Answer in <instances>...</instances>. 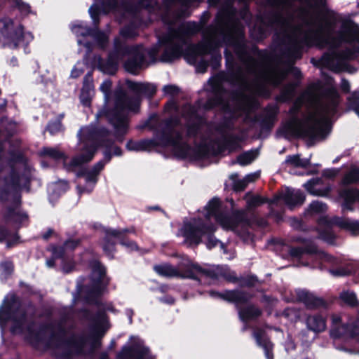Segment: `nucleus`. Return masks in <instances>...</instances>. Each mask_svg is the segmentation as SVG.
Segmentation results:
<instances>
[{
    "label": "nucleus",
    "instance_id": "obj_1",
    "mask_svg": "<svg viewBox=\"0 0 359 359\" xmlns=\"http://www.w3.org/2000/svg\"><path fill=\"white\" fill-rule=\"evenodd\" d=\"M266 3L273 8L264 11L258 16L259 23L254 27L253 39L262 42L269 36V29H276L273 41L278 46H285L281 50V55L288 63L293 65L296 60L302 57V39L297 41L287 33V28L290 26V22L279 9L284 3L283 0H266Z\"/></svg>",
    "mask_w": 359,
    "mask_h": 359
},
{
    "label": "nucleus",
    "instance_id": "obj_2",
    "mask_svg": "<svg viewBox=\"0 0 359 359\" xmlns=\"http://www.w3.org/2000/svg\"><path fill=\"white\" fill-rule=\"evenodd\" d=\"M300 106L294 104L288 111L291 118L284 123L278 130L285 137L291 135L297 138H308L310 142L325 138L330 133V128L326 122L313 118V124L303 123L297 116Z\"/></svg>",
    "mask_w": 359,
    "mask_h": 359
},
{
    "label": "nucleus",
    "instance_id": "obj_3",
    "mask_svg": "<svg viewBox=\"0 0 359 359\" xmlns=\"http://www.w3.org/2000/svg\"><path fill=\"white\" fill-rule=\"evenodd\" d=\"M66 329L62 325L57 326V332H53L50 336L47 345H53L58 349H62V357L66 359L71 358L74 355L82 353L88 340L90 341L92 351L98 349L102 346V339L88 338L83 334H73L69 337L66 335Z\"/></svg>",
    "mask_w": 359,
    "mask_h": 359
},
{
    "label": "nucleus",
    "instance_id": "obj_4",
    "mask_svg": "<svg viewBox=\"0 0 359 359\" xmlns=\"http://www.w3.org/2000/svg\"><path fill=\"white\" fill-rule=\"evenodd\" d=\"M90 266L91 269L90 285L86 291L85 300L89 304L98 305V299L109 283V280L104 283L107 269L97 259L91 261Z\"/></svg>",
    "mask_w": 359,
    "mask_h": 359
},
{
    "label": "nucleus",
    "instance_id": "obj_5",
    "mask_svg": "<svg viewBox=\"0 0 359 359\" xmlns=\"http://www.w3.org/2000/svg\"><path fill=\"white\" fill-rule=\"evenodd\" d=\"M173 33L174 30L170 29L168 33L158 39L159 44L165 47L160 57L163 62H171L182 56L185 59V49L183 46L187 43V40L181 36L173 37Z\"/></svg>",
    "mask_w": 359,
    "mask_h": 359
},
{
    "label": "nucleus",
    "instance_id": "obj_6",
    "mask_svg": "<svg viewBox=\"0 0 359 359\" xmlns=\"http://www.w3.org/2000/svg\"><path fill=\"white\" fill-rule=\"evenodd\" d=\"M231 100L236 102V108H232L229 102L223 97V102L219 107L224 113L230 115H235L236 111L248 113L257 109L259 107V102L257 98L248 95L241 90L233 91Z\"/></svg>",
    "mask_w": 359,
    "mask_h": 359
},
{
    "label": "nucleus",
    "instance_id": "obj_7",
    "mask_svg": "<svg viewBox=\"0 0 359 359\" xmlns=\"http://www.w3.org/2000/svg\"><path fill=\"white\" fill-rule=\"evenodd\" d=\"M315 7L320 9V13L323 23L319 25L318 32H315L313 35L306 34L305 36L311 37H313L316 34L322 35L324 37L333 36L334 29L338 22L341 23V19L339 18L338 14L334 11L327 8L326 0H315Z\"/></svg>",
    "mask_w": 359,
    "mask_h": 359
},
{
    "label": "nucleus",
    "instance_id": "obj_8",
    "mask_svg": "<svg viewBox=\"0 0 359 359\" xmlns=\"http://www.w3.org/2000/svg\"><path fill=\"white\" fill-rule=\"evenodd\" d=\"M221 46L219 41L212 38L204 39L198 43H191L185 48V60L189 65H195L199 56L210 55Z\"/></svg>",
    "mask_w": 359,
    "mask_h": 359
},
{
    "label": "nucleus",
    "instance_id": "obj_9",
    "mask_svg": "<svg viewBox=\"0 0 359 359\" xmlns=\"http://www.w3.org/2000/svg\"><path fill=\"white\" fill-rule=\"evenodd\" d=\"M209 226V222L201 219L184 222L182 227V236L190 244L199 245L202 242V237Z\"/></svg>",
    "mask_w": 359,
    "mask_h": 359
},
{
    "label": "nucleus",
    "instance_id": "obj_10",
    "mask_svg": "<svg viewBox=\"0 0 359 359\" xmlns=\"http://www.w3.org/2000/svg\"><path fill=\"white\" fill-rule=\"evenodd\" d=\"M22 306V301L15 294L6 296L0 306V327L4 328L12 317L18 314Z\"/></svg>",
    "mask_w": 359,
    "mask_h": 359
},
{
    "label": "nucleus",
    "instance_id": "obj_11",
    "mask_svg": "<svg viewBox=\"0 0 359 359\" xmlns=\"http://www.w3.org/2000/svg\"><path fill=\"white\" fill-rule=\"evenodd\" d=\"M156 116V114H152L150 118L145 121L144 127H148L149 130H153L154 136L158 139V140H165L168 142V140L170 139L169 135L174 133L175 128L180 126V119L176 116H171L163 119L161 121L163 127L161 129H158L150 123L151 119Z\"/></svg>",
    "mask_w": 359,
    "mask_h": 359
},
{
    "label": "nucleus",
    "instance_id": "obj_12",
    "mask_svg": "<svg viewBox=\"0 0 359 359\" xmlns=\"http://www.w3.org/2000/svg\"><path fill=\"white\" fill-rule=\"evenodd\" d=\"M208 294L212 298L221 299L229 303L234 304L235 306L247 304L253 297L250 292L239 289L225 290L223 292L211 290Z\"/></svg>",
    "mask_w": 359,
    "mask_h": 359
},
{
    "label": "nucleus",
    "instance_id": "obj_13",
    "mask_svg": "<svg viewBox=\"0 0 359 359\" xmlns=\"http://www.w3.org/2000/svg\"><path fill=\"white\" fill-rule=\"evenodd\" d=\"M320 95L327 100V102L320 106L322 112L327 116L333 117L338 112L340 95L337 88L332 86L330 87H320Z\"/></svg>",
    "mask_w": 359,
    "mask_h": 359
},
{
    "label": "nucleus",
    "instance_id": "obj_14",
    "mask_svg": "<svg viewBox=\"0 0 359 359\" xmlns=\"http://www.w3.org/2000/svg\"><path fill=\"white\" fill-rule=\"evenodd\" d=\"M116 357L118 359H156L150 348L140 343L123 346Z\"/></svg>",
    "mask_w": 359,
    "mask_h": 359
},
{
    "label": "nucleus",
    "instance_id": "obj_15",
    "mask_svg": "<svg viewBox=\"0 0 359 359\" xmlns=\"http://www.w3.org/2000/svg\"><path fill=\"white\" fill-rule=\"evenodd\" d=\"M110 131L105 127L97 128H90L86 130L82 135L85 140L95 141L97 149L99 147H104L105 149H110L114 144V140L108 138Z\"/></svg>",
    "mask_w": 359,
    "mask_h": 359
},
{
    "label": "nucleus",
    "instance_id": "obj_16",
    "mask_svg": "<svg viewBox=\"0 0 359 359\" xmlns=\"http://www.w3.org/2000/svg\"><path fill=\"white\" fill-rule=\"evenodd\" d=\"M217 222L223 227L231 230L236 229L242 223L250 224V219L243 210H234L230 215L222 213L218 216Z\"/></svg>",
    "mask_w": 359,
    "mask_h": 359
},
{
    "label": "nucleus",
    "instance_id": "obj_17",
    "mask_svg": "<svg viewBox=\"0 0 359 359\" xmlns=\"http://www.w3.org/2000/svg\"><path fill=\"white\" fill-rule=\"evenodd\" d=\"M97 151V145L95 142L85 144L81 149V154L72 158L68 164H65L68 171H73V168L81 166L84 163L90 162Z\"/></svg>",
    "mask_w": 359,
    "mask_h": 359
},
{
    "label": "nucleus",
    "instance_id": "obj_18",
    "mask_svg": "<svg viewBox=\"0 0 359 359\" xmlns=\"http://www.w3.org/2000/svg\"><path fill=\"white\" fill-rule=\"evenodd\" d=\"M210 84L213 95L208 97L203 105V109L207 111L219 107L223 102L224 95L226 93V88L217 79L210 81Z\"/></svg>",
    "mask_w": 359,
    "mask_h": 359
},
{
    "label": "nucleus",
    "instance_id": "obj_19",
    "mask_svg": "<svg viewBox=\"0 0 359 359\" xmlns=\"http://www.w3.org/2000/svg\"><path fill=\"white\" fill-rule=\"evenodd\" d=\"M296 297L297 302L303 303L307 309H327L328 306L323 298L316 297L313 293L306 290L297 291Z\"/></svg>",
    "mask_w": 359,
    "mask_h": 359
},
{
    "label": "nucleus",
    "instance_id": "obj_20",
    "mask_svg": "<svg viewBox=\"0 0 359 359\" xmlns=\"http://www.w3.org/2000/svg\"><path fill=\"white\" fill-rule=\"evenodd\" d=\"M128 55L129 57L125 61L123 67L127 72L133 75H137L139 70L142 68L146 62L145 55L138 47Z\"/></svg>",
    "mask_w": 359,
    "mask_h": 359
},
{
    "label": "nucleus",
    "instance_id": "obj_21",
    "mask_svg": "<svg viewBox=\"0 0 359 359\" xmlns=\"http://www.w3.org/2000/svg\"><path fill=\"white\" fill-rule=\"evenodd\" d=\"M104 234L101 246L104 255L111 260L114 259V254L116 252V242L114 238L120 236V231L107 228L104 229Z\"/></svg>",
    "mask_w": 359,
    "mask_h": 359
},
{
    "label": "nucleus",
    "instance_id": "obj_22",
    "mask_svg": "<svg viewBox=\"0 0 359 359\" xmlns=\"http://www.w3.org/2000/svg\"><path fill=\"white\" fill-rule=\"evenodd\" d=\"M126 85L129 90L137 95L144 96L149 100H151L157 92V86L148 82H136L127 80Z\"/></svg>",
    "mask_w": 359,
    "mask_h": 359
},
{
    "label": "nucleus",
    "instance_id": "obj_23",
    "mask_svg": "<svg viewBox=\"0 0 359 359\" xmlns=\"http://www.w3.org/2000/svg\"><path fill=\"white\" fill-rule=\"evenodd\" d=\"M223 40L226 45L233 46L236 53L248 55L245 41V33L242 29H236L233 34H225Z\"/></svg>",
    "mask_w": 359,
    "mask_h": 359
},
{
    "label": "nucleus",
    "instance_id": "obj_24",
    "mask_svg": "<svg viewBox=\"0 0 359 359\" xmlns=\"http://www.w3.org/2000/svg\"><path fill=\"white\" fill-rule=\"evenodd\" d=\"M250 301L245 304H238L235 306L238 310L239 319L243 323L254 321L260 318L263 313L262 310L255 305L250 304Z\"/></svg>",
    "mask_w": 359,
    "mask_h": 359
},
{
    "label": "nucleus",
    "instance_id": "obj_25",
    "mask_svg": "<svg viewBox=\"0 0 359 359\" xmlns=\"http://www.w3.org/2000/svg\"><path fill=\"white\" fill-rule=\"evenodd\" d=\"M339 196L342 199L341 209L343 211L354 210V205L359 203V193L357 188L348 187L341 189Z\"/></svg>",
    "mask_w": 359,
    "mask_h": 359
},
{
    "label": "nucleus",
    "instance_id": "obj_26",
    "mask_svg": "<svg viewBox=\"0 0 359 359\" xmlns=\"http://www.w3.org/2000/svg\"><path fill=\"white\" fill-rule=\"evenodd\" d=\"M33 325L34 323L32 322L27 326L26 330L27 334L25 337V339L33 347H37L43 342L46 330L52 329L53 326L50 324H46L41 325L39 329L35 330L33 328Z\"/></svg>",
    "mask_w": 359,
    "mask_h": 359
},
{
    "label": "nucleus",
    "instance_id": "obj_27",
    "mask_svg": "<svg viewBox=\"0 0 359 359\" xmlns=\"http://www.w3.org/2000/svg\"><path fill=\"white\" fill-rule=\"evenodd\" d=\"M242 139L237 135L231 134L224 136L222 142L215 141L218 144L217 149H213V156H216L226 150H229V153L241 149V146L240 142Z\"/></svg>",
    "mask_w": 359,
    "mask_h": 359
},
{
    "label": "nucleus",
    "instance_id": "obj_28",
    "mask_svg": "<svg viewBox=\"0 0 359 359\" xmlns=\"http://www.w3.org/2000/svg\"><path fill=\"white\" fill-rule=\"evenodd\" d=\"M330 336L334 339H341L346 337L355 338L359 336V320L352 323L341 324V326L339 327L332 328Z\"/></svg>",
    "mask_w": 359,
    "mask_h": 359
},
{
    "label": "nucleus",
    "instance_id": "obj_29",
    "mask_svg": "<svg viewBox=\"0 0 359 359\" xmlns=\"http://www.w3.org/2000/svg\"><path fill=\"white\" fill-rule=\"evenodd\" d=\"M94 320L96 322V324L92 327L88 338L102 339L109 328L104 325V323H108V316L106 312L104 311H98L95 314Z\"/></svg>",
    "mask_w": 359,
    "mask_h": 359
},
{
    "label": "nucleus",
    "instance_id": "obj_30",
    "mask_svg": "<svg viewBox=\"0 0 359 359\" xmlns=\"http://www.w3.org/2000/svg\"><path fill=\"white\" fill-rule=\"evenodd\" d=\"M252 336L257 346L263 348L266 359H273V344L266 337L265 330L257 327L253 331Z\"/></svg>",
    "mask_w": 359,
    "mask_h": 359
},
{
    "label": "nucleus",
    "instance_id": "obj_31",
    "mask_svg": "<svg viewBox=\"0 0 359 359\" xmlns=\"http://www.w3.org/2000/svg\"><path fill=\"white\" fill-rule=\"evenodd\" d=\"M118 60L114 53H109L106 60L99 56L97 58V68L104 74L114 75L118 71Z\"/></svg>",
    "mask_w": 359,
    "mask_h": 359
},
{
    "label": "nucleus",
    "instance_id": "obj_32",
    "mask_svg": "<svg viewBox=\"0 0 359 359\" xmlns=\"http://www.w3.org/2000/svg\"><path fill=\"white\" fill-rule=\"evenodd\" d=\"M207 274V278L214 280H217L220 277L226 281L233 283H237L240 281V278L237 277L234 271H230L222 267L217 266L216 269H210V271H204Z\"/></svg>",
    "mask_w": 359,
    "mask_h": 359
},
{
    "label": "nucleus",
    "instance_id": "obj_33",
    "mask_svg": "<svg viewBox=\"0 0 359 359\" xmlns=\"http://www.w3.org/2000/svg\"><path fill=\"white\" fill-rule=\"evenodd\" d=\"M216 149L212 142H201L192 147V153L191 159L194 161H201L208 158L210 156H213L214 151Z\"/></svg>",
    "mask_w": 359,
    "mask_h": 359
},
{
    "label": "nucleus",
    "instance_id": "obj_34",
    "mask_svg": "<svg viewBox=\"0 0 359 359\" xmlns=\"http://www.w3.org/2000/svg\"><path fill=\"white\" fill-rule=\"evenodd\" d=\"M307 328L315 333H320L326 330V318L321 313L309 315L306 318Z\"/></svg>",
    "mask_w": 359,
    "mask_h": 359
},
{
    "label": "nucleus",
    "instance_id": "obj_35",
    "mask_svg": "<svg viewBox=\"0 0 359 359\" xmlns=\"http://www.w3.org/2000/svg\"><path fill=\"white\" fill-rule=\"evenodd\" d=\"M103 114L108 118L109 123L114 126V130H128V121L124 113L103 111Z\"/></svg>",
    "mask_w": 359,
    "mask_h": 359
},
{
    "label": "nucleus",
    "instance_id": "obj_36",
    "mask_svg": "<svg viewBox=\"0 0 359 359\" xmlns=\"http://www.w3.org/2000/svg\"><path fill=\"white\" fill-rule=\"evenodd\" d=\"M236 10L231 4H226L217 12L215 21L219 27H224L236 15Z\"/></svg>",
    "mask_w": 359,
    "mask_h": 359
},
{
    "label": "nucleus",
    "instance_id": "obj_37",
    "mask_svg": "<svg viewBox=\"0 0 359 359\" xmlns=\"http://www.w3.org/2000/svg\"><path fill=\"white\" fill-rule=\"evenodd\" d=\"M190 115L194 118L195 121L187 126V136L189 137H196L203 126L205 124L206 119L204 116L198 114L195 109L190 111Z\"/></svg>",
    "mask_w": 359,
    "mask_h": 359
},
{
    "label": "nucleus",
    "instance_id": "obj_38",
    "mask_svg": "<svg viewBox=\"0 0 359 359\" xmlns=\"http://www.w3.org/2000/svg\"><path fill=\"white\" fill-rule=\"evenodd\" d=\"M204 271H210V269L203 268L197 263H191L187 265L183 271L179 270L180 275H177V278L181 279L188 278L199 281L200 279L196 273H201L207 277V274Z\"/></svg>",
    "mask_w": 359,
    "mask_h": 359
},
{
    "label": "nucleus",
    "instance_id": "obj_39",
    "mask_svg": "<svg viewBox=\"0 0 359 359\" xmlns=\"http://www.w3.org/2000/svg\"><path fill=\"white\" fill-rule=\"evenodd\" d=\"M299 82H290L285 84L280 90V94L276 95L275 100L279 103H286L291 102L296 94L297 88Z\"/></svg>",
    "mask_w": 359,
    "mask_h": 359
},
{
    "label": "nucleus",
    "instance_id": "obj_40",
    "mask_svg": "<svg viewBox=\"0 0 359 359\" xmlns=\"http://www.w3.org/2000/svg\"><path fill=\"white\" fill-rule=\"evenodd\" d=\"M174 30L173 37H183L186 39L187 36L194 35L201 30V25L195 22H189L186 25L180 26L177 29H172Z\"/></svg>",
    "mask_w": 359,
    "mask_h": 359
},
{
    "label": "nucleus",
    "instance_id": "obj_41",
    "mask_svg": "<svg viewBox=\"0 0 359 359\" xmlns=\"http://www.w3.org/2000/svg\"><path fill=\"white\" fill-rule=\"evenodd\" d=\"M284 198L285 204L291 207H294L303 204L306 199V196L301 190L294 192V191L287 188L284 192Z\"/></svg>",
    "mask_w": 359,
    "mask_h": 359
},
{
    "label": "nucleus",
    "instance_id": "obj_42",
    "mask_svg": "<svg viewBox=\"0 0 359 359\" xmlns=\"http://www.w3.org/2000/svg\"><path fill=\"white\" fill-rule=\"evenodd\" d=\"M154 271L160 276L165 278H177L179 269L169 263L156 264L153 267Z\"/></svg>",
    "mask_w": 359,
    "mask_h": 359
},
{
    "label": "nucleus",
    "instance_id": "obj_43",
    "mask_svg": "<svg viewBox=\"0 0 359 359\" xmlns=\"http://www.w3.org/2000/svg\"><path fill=\"white\" fill-rule=\"evenodd\" d=\"M127 100L128 97L123 90H121L116 92L114 107L112 109H106L104 111H109V113H123L124 110L127 109Z\"/></svg>",
    "mask_w": 359,
    "mask_h": 359
},
{
    "label": "nucleus",
    "instance_id": "obj_44",
    "mask_svg": "<svg viewBox=\"0 0 359 359\" xmlns=\"http://www.w3.org/2000/svg\"><path fill=\"white\" fill-rule=\"evenodd\" d=\"M292 258L301 259L304 255H315L317 253V248L313 245H307L304 247H290L288 251Z\"/></svg>",
    "mask_w": 359,
    "mask_h": 359
},
{
    "label": "nucleus",
    "instance_id": "obj_45",
    "mask_svg": "<svg viewBox=\"0 0 359 359\" xmlns=\"http://www.w3.org/2000/svg\"><path fill=\"white\" fill-rule=\"evenodd\" d=\"M27 320V313L22 311L19 316L18 315L12 317L10 321L12 325L10 327V332L13 334H22L24 332V325Z\"/></svg>",
    "mask_w": 359,
    "mask_h": 359
},
{
    "label": "nucleus",
    "instance_id": "obj_46",
    "mask_svg": "<svg viewBox=\"0 0 359 359\" xmlns=\"http://www.w3.org/2000/svg\"><path fill=\"white\" fill-rule=\"evenodd\" d=\"M6 38L13 43L15 48H18L25 39L23 25L20 24L15 29L8 32Z\"/></svg>",
    "mask_w": 359,
    "mask_h": 359
},
{
    "label": "nucleus",
    "instance_id": "obj_47",
    "mask_svg": "<svg viewBox=\"0 0 359 359\" xmlns=\"http://www.w3.org/2000/svg\"><path fill=\"white\" fill-rule=\"evenodd\" d=\"M221 205L222 202L219 198L214 197L211 200H210L205 206V209L207 211L205 217L209 219L211 217H214L217 221L218 216L220 214L223 213L222 212H220Z\"/></svg>",
    "mask_w": 359,
    "mask_h": 359
},
{
    "label": "nucleus",
    "instance_id": "obj_48",
    "mask_svg": "<svg viewBox=\"0 0 359 359\" xmlns=\"http://www.w3.org/2000/svg\"><path fill=\"white\" fill-rule=\"evenodd\" d=\"M136 46H130L123 43L118 39H116L114 41V50L109 52V53H114L118 59L120 56H126L129 55L132 51L135 50Z\"/></svg>",
    "mask_w": 359,
    "mask_h": 359
},
{
    "label": "nucleus",
    "instance_id": "obj_49",
    "mask_svg": "<svg viewBox=\"0 0 359 359\" xmlns=\"http://www.w3.org/2000/svg\"><path fill=\"white\" fill-rule=\"evenodd\" d=\"M120 231V236H117V239L119 241V243L126 247L127 249L130 250V251H135L138 250V245L137 243L134 241H132L129 239V238L127 236V233L131 232L130 229H121Z\"/></svg>",
    "mask_w": 359,
    "mask_h": 359
},
{
    "label": "nucleus",
    "instance_id": "obj_50",
    "mask_svg": "<svg viewBox=\"0 0 359 359\" xmlns=\"http://www.w3.org/2000/svg\"><path fill=\"white\" fill-rule=\"evenodd\" d=\"M359 183V167H353L344 174L341 180L342 186H349Z\"/></svg>",
    "mask_w": 359,
    "mask_h": 359
},
{
    "label": "nucleus",
    "instance_id": "obj_51",
    "mask_svg": "<svg viewBox=\"0 0 359 359\" xmlns=\"http://www.w3.org/2000/svg\"><path fill=\"white\" fill-rule=\"evenodd\" d=\"M175 154L181 159L190 158L192 153V147L187 142L177 144L172 147Z\"/></svg>",
    "mask_w": 359,
    "mask_h": 359
},
{
    "label": "nucleus",
    "instance_id": "obj_52",
    "mask_svg": "<svg viewBox=\"0 0 359 359\" xmlns=\"http://www.w3.org/2000/svg\"><path fill=\"white\" fill-rule=\"evenodd\" d=\"M255 123H259L262 131L270 132L276 122V120L269 118L264 114L255 116L252 120Z\"/></svg>",
    "mask_w": 359,
    "mask_h": 359
},
{
    "label": "nucleus",
    "instance_id": "obj_53",
    "mask_svg": "<svg viewBox=\"0 0 359 359\" xmlns=\"http://www.w3.org/2000/svg\"><path fill=\"white\" fill-rule=\"evenodd\" d=\"M259 155V150L251 149L244 151L237 156V162L242 166L250 164Z\"/></svg>",
    "mask_w": 359,
    "mask_h": 359
},
{
    "label": "nucleus",
    "instance_id": "obj_54",
    "mask_svg": "<svg viewBox=\"0 0 359 359\" xmlns=\"http://www.w3.org/2000/svg\"><path fill=\"white\" fill-rule=\"evenodd\" d=\"M338 225L340 228L350 231L353 235H359V221L358 220L343 219L338 223Z\"/></svg>",
    "mask_w": 359,
    "mask_h": 359
},
{
    "label": "nucleus",
    "instance_id": "obj_55",
    "mask_svg": "<svg viewBox=\"0 0 359 359\" xmlns=\"http://www.w3.org/2000/svg\"><path fill=\"white\" fill-rule=\"evenodd\" d=\"M217 230L215 225L211 222H209V226L206 230L204 236L207 237V247L209 249H212L217 245L219 241L215 238L214 233Z\"/></svg>",
    "mask_w": 359,
    "mask_h": 359
},
{
    "label": "nucleus",
    "instance_id": "obj_56",
    "mask_svg": "<svg viewBox=\"0 0 359 359\" xmlns=\"http://www.w3.org/2000/svg\"><path fill=\"white\" fill-rule=\"evenodd\" d=\"M359 53V46H354L353 48H346L337 55V60L339 61H349L355 59V54Z\"/></svg>",
    "mask_w": 359,
    "mask_h": 359
},
{
    "label": "nucleus",
    "instance_id": "obj_57",
    "mask_svg": "<svg viewBox=\"0 0 359 359\" xmlns=\"http://www.w3.org/2000/svg\"><path fill=\"white\" fill-rule=\"evenodd\" d=\"M327 210V205L326 203L313 201L310 203L306 212L308 215H313L315 214H322L326 212Z\"/></svg>",
    "mask_w": 359,
    "mask_h": 359
},
{
    "label": "nucleus",
    "instance_id": "obj_58",
    "mask_svg": "<svg viewBox=\"0 0 359 359\" xmlns=\"http://www.w3.org/2000/svg\"><path fill=\"white\" fill-rule=\"evenodd\" d=\"M236 118L234 115L224 116L222 121L218 124L215 130L219 133H224L226 130H231L233 126V121Z\"/></svg>",
    "mask_w": 359,
    "mask_h": 359
},
{
    "label": "nucleus",
    "instance_id": "obj_59",
    "mask_svg": "<svg viewBox=\"0 0 359 359\" xmlns=\"http://www.w3.org/2000/svg\"><path fill=\"white\" fill-rule=\"evenodd\" d=\"M15 266L11 260H5L0 262V276L8 278L14 272Z\"/></svg>",
    "mask_w": 359,
    "mask_h": 359
},
{
    "label": "nucleus",
    "instance_id": "obj_60",
    "mask_svg": "<svg viewBox=\"0 0 359 359\" xmlns=\"http://www.w3.org/2000/svg\"><path fill=\"white\" fill-rule=\"evenodd\" d=\"M15 217L26 218L27 217V215L25 213H20V212L15 211V208L13 206H8L6 208V212L3 215V219L6 223H9L11 222H16L17 221L14 219Z\"/></svg>",
    "mask_w": 359,
    "mask_h": 359
},
{
    "label": "nucleus",
    "instance_id": "obj_61",
    "mask_svg": "<svg viewBox=\"0 0 359 359\" xmlns=\"http://www.w3.org/2000/svg\"><path fill=\"white\" fill-rule=\"evenodd\" d=\"M41 155L48 156L50 158L58 161L65 158V154L57 149L50 147H43L41 151Z\"/></svg>",
    "mask_w": 359,
    "mask_h": 359
},
{
    "label": "nucleus",
    "instance_id": "obj_62",
    "mask_svg": "<svg viewBox=\"0 0 359 359\" xmlns=\"http://www.w3.org/2000/svg\"><path fill=\"white\" fill-rule=\"evenodd\" d=\"M269 202V198L259 195L252 196L247 201V208L252 210Z\"/></svg>",
    "mask_w": 359,
    "mask_h": 359
},
{
    "label": "nucleus",
    "instance_id": "obj_63",
    "mask_svg": "<svg viewBox=\"0 0 359 359\" xmlns=\"http://www.w3.org/2000/svg\"><path fill=\"white\" fill-rule=\"evenodd\" d=\"M103 14H108L111 11H115L119 8L118 0H100V5Z\"/></svg>",
    "mask_w": 359,
    "mask_h": 359
},
{
    "label": "nucleus",
    "instance_id": "obj_64",
    "mask_svg": "<svg viewBox=\"0 0 359 359\" xmlns=\"http://www.w3.org/2000/svg\"><path fill=\"white\" fill-rule=\"evenodd\" d=\"M279 111L280 108L277 104L269 103L264 108L262 114L277 121Z\"/></svg>",
    "mask_w": 359,
    "mask_h": 359
}]
</instances>
